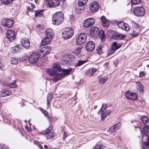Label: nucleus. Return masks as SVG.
Returning <instances> with one entry per match:
<instances>
[{"label":"nucleus","mask_w":149,"mask_h":149,"mask_svg":"<svg viewBox=\"0 0 149 149\" xmlns=\"http://www.w3.org/2000/svg\"><path fill=\"white\" fill-rule=\"evenodd\" d=\"M141 119L145 126H149V119L147 117L143 116L141 117Z\"/></svg>","instance_id":"obj_25"},{"label":"nucleus","mask_w":149,"mask_h":149,"mask_svg":"<svg viewBox=\"0 0 149 149\" xmlns=\"http://www.w3.org/2000/svg\"><path fill=\"white\" fill-rule=\"evenodd\" d=\"M15 82V80L13 82L7 84V86L10 88H15L17 86V85L16 84Z\"/></svg>","instance_id":"obj_37"},{"label":"nucleus","mask_w":149,"mask_h":149,"mask_svg":"<svg viewBox=\"0 0 149 149\" xmlns=\"http://www.w3.org/2000/svg\"><path fill=\"white\" fill-rule=\"evenodd\" d=\"M53 129V127L50 126L47 129L44 131L42 132V134L45 135L46 139L49 140H51L53 139L54 137V134L51 131Z\"/></svg>","instance_id":"obj_4"},{"label":"nucleus","mask_w":149,"mask_h":149,"mask_svg":"<svg viewBox=\"0 0 149 149\" xmlns=\"http://www.w3.org/2000/svg\"><path fill=\"white\" fill-rule=\"evenodd\" d=\"M90 33L92 36L97 35L101 39L102 41H104L105 35L104 31L102 30L100 31L97 28L92 27L90 29Z\"/></svg>","instance_id":"obj_2"},{"label":"nucleus","mask_w":149,"mask_h":149,"mask_svg":"<svg viewBox=\"0 0 149 149\" xmlns=\"http://www.w3.org/2000/svg\"><path fill=\"white\" fill-rule=\"evenodd\" d=\"M44 10H37L35 11V15L36 17H43Z\"/></svg>","instance_id":"obj_27"},{"label":"nucleus","mask_w":149,"mask_h":149,"mask_svg":"<svg viewBox=\"0 0 149 149\" xmlns=\"http://www.w3.org/2000/svg\"><path fill=\"white\" fill-rule=\"evenodd\" d=\"M121 46V45L120 44L114 42L109 50L107 54L110 55L113 54L117 49L120 48Z\"/></svg>","instance_id":"obj_9"},{"label":"nucleus","mask_w":149,"mask_h":149,"mask_svg":"<svg viewBox=\"0 0 149 149\" xmlns=\"http://www.w3.org/2000/svg\"><path fill=\"white\" fill-rule=\"evenodd\" d=\"M0 148H1V149H8L9 148L6 145H3L0 146Z\"/></svg>","instance_id":"obj_51"},{"label":"nucleus","mask_w":149,"mask_h":149,"mask_svg":"<svg viewBox=\"0 0 149 149\" xmlns=\"http://www.w3.org/2000/svg\"><path fill=\"white\" fill-rule=\"evenodd\" d=\"M74 32L73 29L71 28L65 29L62 32V37L65 39H69L73 36Z\"/></svg>","instance_id":"obj_5"},{"label":"nucleus","mask_w":149,"mask_h":149,"mask_svg":"<svg viewBox=\"0 0 149 149\" xmlns=\"http://www.w3.org/2000/svg\"><path fill=\"white\" fill-rule=\"evenodd\" d=\"M125 35H122L118 32H114L112 34L111 38L115 40H121L125 38Z\"/></svg>","instance_id":"obj_17"},{"label":"nucleus","mask_w":149,"mask_h":149,"mask_svg":"<svg viewBox=\"0 0 149 149\" xmlns=\"http://www.w3.org/2000/svg\"><path fill=\"white\" fill-rule=\"evenodd\" d=\"M104 46L103 45H100L98 46L96 49L97 52L98 54H100L102 53V48Z\"/></svg>","instance_id":"obj_34"},{"label":"nucleus","mask_w":149,"mask_h":149,"mask_svg":"<svg viewBox=\"0 0 149 149\" xmlns=\"http://www.w3.org/2000/svg\"><path fill=\"white\" fill-rule=\"evenodd\" d=\"M40 56L39 53L35 52L32 54L29 58V62L31 63H36L38 60Z\"/></svg>","instance_id":"obj_10"},{"label":"nucleus","mask_w":149,"mask_h":149,"mask_svg":"<svg viewBox=\"0 0 149 149\" xmlns=\"http://www.w3.org/2000/svg\"><path fill=\"white\" fill-rule=\"evenodd\" d=\"M101 112V114H102L101 119L102 120H103L107 116L106 115V113L104 112ZM99 114H101L100 113Z\"/></svg>","instance_id":"obj_46"},{"label":"nucleus","mask_w":149,"mask_h":149,"mask_svg":"<svg viewBox=\"0 0 149 149\" xmlns=\"http://www.w3.org/2000/svg\"><path fill=\"white\" fill-rule=\"evenodd\" d=\"M88 0H78V5L80 6L84 5L88 1Z\"/></svg>","instance_id":"obj_35"},{"label":"nucleus","mask_w":149,"mask_h":149,"mask_svg":"<svg viewBox=\"0 0 149 149\" xmlns=\"http://www.w3.org/2000/svg\"><path fill=\"white\" fill-rule=\"evenodd\" d=\"M99 82L100 84H104L107 81V79L103 77H99Z\"/></svg>","instance_id":"obj_38"},{"label":"nucleus","mask_w":149,"mask_h":149,"mask_svg":"<svg viewBox=\"0 0 149 149\" xmlns=\"http://www.w3.org/2000/svg\"><path fill=\"white\" fill-rule=\"evenodd\" d=\"M44 147L45 149H47V146L46 145H45L44 146Z\"/></svg>","instance_id":"obj_63"},{"label":"nucleus","mask_w":149,"mask_h":149,"mask_svg":"<svg viewBox=\"0 0 149 149\" xmlns=\"http://www.w3.org/2000/svg\"><path fill=\"white\" fill-rule=\"evenodd\" d=\"M111 111L110 110H108L107 111H104V112L105 113L107 116H109L110 113Z\"/></svg>","instance_id":"obj_55"},{"label":"nucleus","mask_w":149,"mask_h":149,"mask_svg":"<svg viewBox=\"0 0 149 149\" xmlns=\"http://www.w3.org/2000/svg\"><path fill=\"white\" fill-rule=\"evenodd\" d=\"M72 68L68 69H63L62 70V72L61 73H58L56 72L53 75V81L56 82L59 80L63 75H68L70 72L72 70Z\"/></svg>","instance_id":"obj_3"},{"label":"nucleus","mask_w":149,"mask_h":149,"mask_svg":"<svg viewBox=\"0 0 149 149\" xmlns=\"http://www.w3.org/2000/svg\"><path fill=\"white\" fill-rule=\"evenodd\" d=\"M132 4L133 5L138 4L140 3V0H131Z\"/></svg>","instance_id":"obj_45"},{"label":"nucleus","mask_w":149,"mask_h":149,"mask_svg":"<svg viewBox=\"0 0 149 149\" xmlns=\"http://www.w3.org/2000/svg\"><path fill=\"white\" fill-rule=\"evenodd\" d=\"M1 24L6 27L10 28L13 24V21L8 19H4L1 22Z\"/></svg>","instance_id":"obj_15"},{"label":"nucleus","mask_w":149,"mask_h":149,"mask_svg":"<svg viewBox=\"0 0 149 149\" xmlns=\"http://www.w3.org/2000/svg\"><path fill=\"white\" fill-rule=\"evenodd\" d=\"M136 88L140 93L143 94L144 91V87L143 85L139 82H136L135 83Z\"/></svg>","instance_id":"obj_21"},{"label":"nucleus","mask_w":149,"mask_h":149,"mask_svg":"<svg viewBox=\"0 0 149 149\" xmlns=\"http://www.w3.org/2000/svg\"><path fill=\"white\" fill-rule=\"evenodd\" d=\"M133 26L136 29L138 28L139 27V25L135 22L133 23Z\"/></svg>","instance_id":"obj_53"},{"label":"nucleus","mask_w":149,"mask_h":149,"mask_svg":"<svg viewBox=\"0 0 149 149\" xmlns=\"http://www.w3.org/2000/svg\"><path fill=\"white\" fill-rule=\"evenodd\" d=\"M95 47L94 43L91 41L88 42L86 46V49L88 52L92 51Z\"/></svg>","instance_id":"obj_20"},{"label":"nucleus","mask_w":149,"mask_h":149,"mask_svg":"<svg viewBox=\"0 0 149 149\" xmlns=\"http://www.w3.org/2000/svg\"><path fill=\"white\" fill-rule=\"evenodd\" d=\"M45 35L46 37L48 38L52 39L54 36L52 30L51 29H47L46 31Z\"/></svg>","instance_id":"obj_23"},{"label":"nucleus","mask_w":149,"mask_h":149,"mask_svg":"<svg viewBox=\"0 0 149 149\" xmlns=\"http://www.w3.org/2000/svg\"><path fill=\"white\" fill-rule=\"evenodd\" d=\"M52 99V93H49L47 97V104L48 105L49 102L51 101Z\"/></svg>","instance_id":"obj_40"},{"label":"nucleus","mask_w":149,"mask_h":149,"mask_svg":"<svg viewBox=\"0 0 149 149\" xmlns=\"http://www.w3.org/2000/svg\"><path fill=\"white\" fill-rule=\"evenodd\" d=\"M121 124L120 123H118L111 127L109 129V131L111 132H113L118 130L121 127Z\"/></svg>","instance_id":"obj_22"},{"label":"nucleus","mask_w":149,"mask_h":149,"mask_svg":"<svg viewBox=\"0 0 149 149\" xmlns=\"http://www.w3.org/2000/svg\"><path fill=\"white\" fill-rule=\"evenodd\" d=\"M125 97L128 99L131 100H136L137 98V95L136 93H131L129 91L125 93Z\"/></svg>","instance_id":"obj_16"},{"label":"nucleus","mask_w":149,"mask_h":149,"mask_svg":"<svg viewBox=\"0 0 149 149\" xmlns=\"http://www.w3.org/2000/svg\"><path fill=\"white\" fill-rule=\"evenodd\" d=\"M107 108V105L105 103H103L102 104V106L101 108H100V109L99 110L98 113V114H99L100 113V112H103L104 111L106 110Z\"/></svg>","instance_id":"obj_33"},{"label":"nucleus","mask_w":149,"mask_h":149,"mask_svg":"<svg viewBox=\"0 0 149 149\" xmlns=\"http://www.w3.org/2000/svg\"><path fill=\"white\" fill-rule=\"evenodd\" d=\"M122 29L123 30L128 31L130 29V27L127 24L124 23V25H123Z\"/></svg>","instance_id":"obj_36"},{"label":"nucleus","mask_w":149,"mask_h":149,"mask_svg":"<svg viewBox=\"0 0 149 149\" xmlns=\"http://www.w3.org/2000/svg\"><path fill=\"white\" fill-rule=\"evenodd\" d=\"M138 35V33H136L135 32H133L132 33V36H136Z\"/></svg>","instance_id":"obj_60"},{"label":"nucleus","mask_w":149,"mask_h":149,"mask_svg":"<svg viewBox=\"0 0 149 149\" xmlns=\"http://www.w3.org/2000/svg\"><path fill=\"white\" fill-rule=\"evenodd\" d=\"M6 36L10 42L13 41L15 38V31L12 30H8L6 33Z\"/></svg>","instance_id":"obj_13"},{"label":"nucleus","mask_w":149,"mask_h":149,"mask_svg":"<svg viewBox=\"0 0 149 149\" xmlns=\"http://www.w3.org/2000/svg\"><path fill=\"white\" fill-rule=\"evenodd\" d=\"M22 46L26 49H28L30 47V43L29 39L26 38H22L20 40Z\"/></svg>","instance_id":"obj_19"},{"label":"nucleus","mask_w":149,"mask_h":149,"mask_svg":"<svg viewBox=\"0 0 149 149\" xmlns=\"http://www.w3.org/2000/svg\"><path fill=\"white\" fill-rule=\"evenodd\" d=\"M124 22H119L117 23V25L119 28L122 29L123 25H124Z\"/></svg>","instance_id":"obj_43"},{"label":"nucleus","mask_w":149,"mask_h":149,"mask_svg":"<svg viewBox=\"0 0 149 149\" xmlns=\"http://www.w3.org/2000/svg\"><path fill=\"white\" fill-rule=\"evenodd\" d=\"M31 6L32 7V9H34L35 8V5H34V4L33 3H31Z\"/></svg>","instance_id":"obj_61"},{"label":"nucleus","mask_w":149,"mask_h":149,"mask_svg":"<svg viewBox=\"0 0 149 149\" xmlns=\"http://www.w3.org/2000/svg\"><path fill=\"white\" fill-rule=\"evenodd\" d=\"M145 13V10L142 7H136L134 9V14L137 16H142Z\"/></svg>","instance_id":"obj_11"},{"label":"nucleus","mask_w":149,"mask_h":149,"mask_svg":"<svg viewBox=\"0 0 149 149\" xmlns=\"http://www.w3.org/2000/svg\"><path fill=\"white\" fill-rule=\"evenodd\" d=\"M143 132L144 134L147 137L148 142L145 143V146L143 149H149V126L144 127Z\"/></svg>","instance_id":"obj_8"},{"label":"nucleus","mask_w":149,"mask_h":149,"mask_svg":"<svg viewBox=\"0 0 149 149\" xmlns=\"http://www.w3.org/2000/svg\"><path fill=\"white\" fill-rule=\"evenodd\" d=\"M70 20H71V21H73V19H74V17L72 16H71L70 17Z\"/></svg>","instance_id":"obj_62"},{"label":"nucleus","mask_w":149,"mask_h":149,"mask_svg":"<svg viewBox=\"0 0 149 149\" xmlns=\"http://www.w3.org/2000/svg\"><path fill=\"white\" fill-rule=\"evenodd\" d=\"M102 25L105 27H107L109 25V23L105 17L102 16L100 18Z\"/></svg>","instance_id":"obj_26"},{"label":"nucleus","mask_w":149,"mask_h":149,"mask_svg":"<svg viewBox=\"0 0 149 149\" xmlns=\"http://www.w3.org/2000/svg\"><path fill=\"white\" fill-rule=\"evenodd\" d=\"M86 62V61H79L75 64V65L76 67L79 66L85 63Z\"/></svg>","instance_id":"obj_39"},{"label":"nucleus","mask_w":149,"mask_h":149,"mask_svg":"<svg viewBox=\"0 0 149 149\" xmlns=\"http://www.w3.org/2000/svg\"><path fill=\"white\" fill-rule=\"evenodd\" d=\"M86 74L87 76H89L90 77L94 74L91 70H88L86 72Z\"/></svg>","instance_id":"obj_42"},{"label":"nucleus","mask_w":149,"mask_h":149,"mask_svg":"<svg viewBox=\"0 0 149 149\" xmlns=\"http://www.w3.org/2000/svg\"><path fill=\"white\" fill-rule=\"evenodd\" d=\"M42 112L44 114L45 116H46L47 117V119L49 120H50L51 118L47 115V114H48V113L47 111H46L45 110H42Z\"/></svg>","instance_id":"obj_47"},{"label":"nucleus","mask_w":149,"mask_h":149,"mask_svg":"<svg viewBox=\"0 0 149 149\" xmlns=\"http://www.w3.org/2000/svg\"><path fill=\"white\" fill-rule=\"evenodd\" d=\"M95 22V19L93 18L87 19L84 22L83 25L85 27L88 28L92 26Z\"/></svg>","instance_id":"obj_14"},{"label":"nucleus","mask_w":149,"mask_h":149,"mask_svg":"<svg viewBox=\"0 0 149 149\" xmlns=\"http://www.w3.org/2000/svg\"><path fill=\"white\" fill-rule=\"evenodd\" d=\"M11 63L13 64L17 65L18 63V61L17 59L12 58L11 61Z\"/></svg>","instance_id":"obj_44"},{"label":"nucleus","mask_w":149,"mask_h":149,"mask_svg":"<svg viewBox=\"0 0 149 149\" xmlns=\"http://www.w3.org/2000/svg\"><path fill=\"white\" fill-rule=\"evenodd\" d=\"M0 1L1 3L5 5L8 4L12 1V0H0Z\"/></svg>","instance_id":"obj_41"},{"label":"nucleus","mask_w":149,"mask_h":149,"mask_svg":"<svg viewBox=\"0 0 149 149\" xmlns=\"http://www.w3.org/2000/svg\"><path fill=\"white\" fill-rule=\"evenodd\" d=\"M65 56L67 57L68 59L70 60H72L74 58V56L72 54H68Z\"/></svg>","instance_id":"obj_48"},{"label":"nucleus","mask_w":149,"mask_h":149,"mask_svg":"<svg viewBox=\"0 0 149 149\" xmlns=\"http://www.w3.org/2000/svg\"><path fill=\"white\" fill-rule=\"evenodd\" d=\"M97 106H96V105H95V106H94V109H96L97 108Z\"/></svg>","instance_id":"obj_64"},{"label":"nucleus","mask_w":149,"mask_h":149,"mask_svg":"<svg viewBox=\"0 0 149 149\" xmlns=\"http://www.w3.org/2000/svg\"><path fill=\"white\" fill-rule=\"evenodd\" d=\"M64 20V15L62 12L60 11L56 13L53 15L52 17L53 24L56 25L61 24Z\"/></svg>","instance_id":"obj_1"},{"label":"nucleus","mask_w":149,"mask_h":149,"mask_svg":"<svg viewBox=\"0 0 149 149\" xmlns=\"http://www.w3.org/2000/svg\"><path fill=\"white\" fill-rule=\"evenodd\" d=\"M99 4L95 1L92 2L89 6L90 10L93 13L99 10Z\"/></svg>","instance_id":"obj_12"},{"label":"nucleus","mask_w":149,"mask_h":149,"mask_svg":"<svg viewBox=\"0 0 149 149\" xmlns=\"http://www.w3.org/2000/svg\"><path fill=\"white\" fill-rule=\"evenodd\" d=\"M118 63V61L117 59H115L113 61V64L116 66L117 65Z\"/></svg>","instance_id":"obj_54"},{"label":"nucleus","mask_w":149,"mask_h":149,"mask_svg":"<svg viewBox=\"0 0 149 149\" xmlns=\"http://www.w3.org/2000/svg\"><path fill=\"white\" fill-rule=\"evenodd\" d=\"M53 69L54 70H58L59 71H62V69L60 66L57 63H55L53 65Z\"/></svg>","instance_id":"obj_29"},{"label":"nucleus","mask_w":149,"mask_h":149,"mask_svg":"<svg viewBox=\"0 0 149 149\" xmlns=\"http://www.w3.org/2000/svg\"><path fill=\"white\" fill-rule=\"evenodd\" d=\"M79 6L77 8H76L75 11L78 13H81L83 12L84 7L83 6Z\"/></svg>","instance_id":"obj_31"},{"label":"nucleus","mask_w":149,"mask_h":149,"mask_svg":"<svg viewBox=\"0 0 149 149\" xmlns=\"http://www.w3.org/2000/svg\"><path fill=\"white\" fill-rule=\"evenodd\" d=\"M42 61L43 62H44V61H45V64H46L48 63V60L47 59H43L42 60Z\"/></svg>","instance_id":"obj_58"},{"label":"nucleus","mask_w":149,"mask_h":149,"mask_svg":"<svg viewBox=\"0 0 149 149\" xmlns=\"http://www.w3.org/2000/svg\"><path fill=\"white\" fill-rule=\"evenodd\" d=\"M10 94L11 92L10 91L6 90L5 91H3L1 92V96L2 97H5L10 95Z\"/></svg>","instance_id":"obj_30"},{"label":"nucleus","mask_w":149,"mask_h":149,"mask_svg":"<svg viewBox=\"0 0 149 149\" xmlns=\"http://www.w3.org/2000/svg\"><path fill=\"white\" fill-rule=\"evenodd\" d=\"M51 50V47L49 46H46L42 47L39 51L40 57H42L45 56L49 54Z\"/></svg>","instance_id":"obj_7"},{"label":"nucleus","mask_w":149,"mask_h":149,"mask_svg":"<svg viewBox=\"0 0 149 149\" xmlns=\"http://www.w3.org/2000/svg\"><path fill=\"white\" fill-rule=\"evenodd\" d=\"M101 147L98 145H97L95 146L94 147V149H101Z\"/></svg>","instance_id":"obj_57"},{"label":"nucleus","mask_w":149,"mask_h":149,"mask_svg":"<svg viewBox=\"0 0 149 149\" xmlns=\"http://www.w3.org/2000/svg\"><path fill=\"white\" fill-rule=\"evenodd\" d=\"M87 36V35L84 33L79 34L76 38V44L79 45L83 44L86 41Z\"/></svg>","instance_id":"obj_6"},{"label":"nucleus","mask_w":149,"mask_h":149,"mask_svg":"<svg viewBox=\"0 0 149 149\" xmlns=\"http://www.w3.org/2000/svg\"><path fill=\"white\" fill-rule=\"evenodd\" d=\"M66 137H67L66 134H65V132H63V139H65V138Z\"/></svg>","instance_id":"obj_59"},{"label":"nucleus","mask_w":149,"mask_h":149,"mask_svg":"<svg viewBox=\"0 0 149 149\" xmlns=\"http://www.w3.org/2000/svg\"><path fill=\"white\" fill-rule=\"evenodd\" d=\"M45 3L49 7L57 6L59 4V2L58 0H50L49 1L46 0Z\"/></svg>","instance_id":"obj_18"},{"label":"nucleus","mask_w":149,"mask_h":149,"mask_svg":"<svg viewBox=\"0 0 149 149\" xmlns=\"http://www.w3.org/2000/svg\"><path fill=\"white\" fill-rule=\"evenodd\" d=\"M52 39L48 38L47 37H46L42 41L41 44V45H44L49 44L51 41Z\"/></svg>","instance_id":"obj_28"},{"label":"nucleus","mask_w":149,"mask_h":149,"mask_svg":"<svg viewBox=\"0 0 149 149\" xmlns=\"http://www.w3.org/2000/svg\"><path fill=\"white\" fill-rule=\"evenodd\" d=\"M21 46L20 44H19L16 46L12 47L10 50L11 52L13 53H15L16 52H20L21 50Z\"/></svg>","instance_id":"obj_24"},{"label":"nucleus","mask_w":149,"mask_h":149,"mask_svg":"<svg viewBox=\"0 0 149 149\" xmlns=\"http://www.w3.org/2000/svg\"><path fill=\"white\" fill-rule=\"evenodd\" d=\"M81 48L78 47L75 50V53L76 55H78V54L81 52Z\"/></svg>","instance_id":"obj_49"},{"label":"nucleus","mask_w":149,"mask_h":149,"mask_svg":"<svg viewBox=\"0 0 149 149\" xmlns=\"http://www.w3.org/2000/svg\"><path fill=\"white\" fill-rule=\"evenodd\" d=\"M145 75L146 74L144 71H140L139 72V76L140 77H143L145 76Z\"/></svg>","instance_id":"obj_50"},{"label":"nucleus","mask_w":149,"mask_h":149,"mask_svg":"<svg viewBox=\"0 0 149 149\" xmlns=\"http://www.w3.org/2000/svg\"><path fill=\"white\" fill-rule=\"evenodd\" d=\"M35 144L37 145L40 148V147H42L40 145L39 143L37 141H35L34 142Z\"/></svg>","instance_id":"obj_52"},{"label":"nucleus","mask_w":149,"mask_h":149,"mask_svg":"<svg viewBox=\"0 0 149 149\" xmlns=\"http://www.w3.org/2000/svg\"><path fill=\"white\" fill-rule=\"evenodd\" d=\"M91 70L92 71V72L93 73V74H94V73L95 72H97V69H96L95 68H92Z\"/></svg>","instance_id":"obj_56"},{"label":"nucleus","mask_w":149,"mask_h":149,"mask_svg":"<svg viewBox=\"0 0 149 149\" xmlns=\"http://www.w3.org/2000/svg\"><path fill=\"white\" fill-rule=\"evenodd\" d=\"M46 72L50 76H53L56 72L54 71L52 69L50 68L47 69L46 70Z\"/></svg>","instance_id":"obj_32"}]
</instances>
